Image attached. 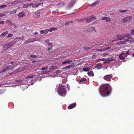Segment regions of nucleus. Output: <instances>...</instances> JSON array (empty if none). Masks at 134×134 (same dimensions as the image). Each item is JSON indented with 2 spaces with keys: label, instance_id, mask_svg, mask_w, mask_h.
<instances>
[{
  "label": "nucleus",
  "instance_id": "obj_1",
  "mask_svg": "<svg viewBox=\"0 0 134 134\" xmlns=\"http://www.w3.org/2000/svg\"><path fill=\"white\" fill-rule=\"evenodd\" d=\"M101 88L102 91H99L100 95L103 97H107L109 95V91L111 90V88L109 85H104L101 87Z\"/></svg>",
  "mask_w": 134,
  "mask_h": 134
},
{
  "label": "nucleus",
  "instance_id": "obj_2",
  "mask_svg": "<svg viewBox=\"0 0 134 134\" xmlns=\"http://www.w3.org/2000/svg\"><path fill=\"white\" fill-rule=\"evenodd\" d=\"M59 95L64 97L66 95V91L65 88V87L63 85H59L58 90Z\"/></svg>",
  "mask_w": 134,
  "mask_h": 134
},
{
  "label": "nucleus",
  "instance_id": "obj_3",
  "mask_svg": "<svg viewBox=\"0 0 134 134\" xmlns=\"http://www.w3.org/2000/svg\"><path fill=\"white\" fill-rule=\"evenodd\" d=\"M16 67V66H10L9 65L5 64L4 65V68H5V69L2 70V71H0V73H2L3 72H4L7 71H8L10 70H12Z\"/></svg>",
  "mask_w": 134,
  "mask_h": 134
},
{
  "label": "nucleus",
  "instance_id": "obj_4",
  "mask_svg": "<svg viewBox=\"0 0 134 134\" xmlns=\"http://www.w3.org/2000/svg\"><path fill=\"white\" fill-rule=\"evenodd\" d=\"M130 35L129 34H123L121 35H116V37L117 39L114 40L113 41H111V42H113L115 41H117L119 40H121L125 38L128 37Z\"/></svg>",
  "mask_w": 134,
  "mask_h": 134
},
{
  "label": "nucleus",
  "instance_id": "obj_5",
  "mask_svg": "<svg viewBox=\"0 0 134 134\" xmlns=\"http://www.w3.org/2000/svg\"><path fill=\"white\" fill-rule=\"evenodd\" d=\"M15 43V42H12L10 43H8L6 44L4 46V47H3V50L5 51L8 48L10 47H11Z\"/></svg>",
  "mask_w": 134,
  "mask_h": 134
},
{
  "label": "nucleus",
  "instance_id": "obj_6",
  "mask_svg": "<svg viewBox=\"0 0 134 134\" xmlns=\"http://www.w3.org/2000/svg\"><path fill=\"white\" fill-rule=\"evenodd\" d=\"M132 19V17L131 16L125 17L123 19L122 22L125 23L127 22L130 21Z\"/></svg>",
  "mask_w": 134,
  "mask_h": 134
},
{
  "label": "nucleus",
  "instance_id": "obj_7",
  "mask_svg": "<svg viewBox=\"0 0 134 134\" xmlns=\"http://www.w3.org/2000/svg\"><path fill=\"white\" fill-rule=\"evenodd\" d=\"M112 77V75L108 74L104 76V77H103V78H104V80L107 81H111V79Z\"/></svg>",
  "mask_w": 134,
  "mask_h": 134
},
{
  "label": "nucleus",
  "instance_id": "obj_8",
  "mask_svg": "<svg viewBox=\"0 0 134 134\" xmlns=\"http://www.w3.org/2000/svg\"><path fill=\"white\" fill-rule=\"evenodd\" d=\"M86 22L87 23H89L91 21L93 20H94L96 19V17H94V15L92 16L91 17H89L87 18H86Z\"/></svg>",
  "mask_w": 134,
  "mask_h": 134
},
{
  "label": "nucleus",
  "instance_id": "obj_9",
  "mask_svg": "<svg viewBox=\"0 0 134 134\" xmlns=\"http://www.w3.org/2000/svg\"><path fill=\"white\" fill-rule=\"evenodd\" d=\"M25 13L24 11H22L18 14V19H21L23 17L25 16Z\"/></svg>",
  "mask_w": 134,
  "mask_h": 134
},
{
  "label": "nucleus",
  "instance_id": "obj_10",
  "mask_svg": "<svg viewBox=\"0 0 134 134\" xmlns=\"http://www.w3.org/2000/svg\"><path fill=\"white\" fill-rule=\"evenodd\" d=\"M86 81V79L84 77H83L80 80V81L78 82L79 84H83Z\"/></svg>",
  "mask_w": 134,
  "mask_h": 134
},
{
  "label": "nucleus",
  "instance_id": "obj_11",
  "mask_svg": "<svg viewBox=\"0 0 134 134\" xmlns=\"http://www.w3.org/2000/svg\"><path fill=\"white\" fill-rule=\"evenodd\" d=\"M76 104L75 103L71 104L68 107V108L69 109H71L76 107Z\"/></svg>",
  "mask_w": 134,
  "mask_h": 134
},
{
  "label": "nucleus",
  "instance_id": "obj_12",
  "mask_svg": "<svg viewBox=\"0 0 134 134\" xmlns=\"http://www.w3.org/2000/svg\"><path fill=\"white\" fill-rule=\"evenodd\" d=\"M106 60V61L104 62V63H109L110 62H111L113 60H115L113 59L110 58L107 59Z\"/></svg>",
  "mask_w": 134,
  "mask_h": 134
},
{
  "label": "nucleus",
  "instance_id": "obj_13",
  "mask_svg": "<svg viewBox=\"0 0 134 134\" xmlns=\"http://www.w3.org/2000/svg\"><path fill=\"white\" fill-rule=\"evenodd\" d=\"M102 20H105V21L108 22L111 21V19L110 18L106 17H103L101 18Z\"/></svg>",
  "mask_w": 134,
  "mask_h": 134
},
{
  "label": "nucleus",
  "instance_id": "obj_14",
  "mask_svg": "<svg viewBox=\"0 0 134 134\" xmlns=\"http://www.w3.org/2000/svg\"><path fill=\"white\" fill-rule=\"evenodd\" d=\"M34 76V75H27L25 79H28L27 80L28 81V80H30L31 81L32 79Z\"/></svg>",
  "mask_w": 134,
  "mask_h": 134
},
{
  "label": "nucleus",
  "instance_id": "obj_15",
  "mask_svg": "<svg viewBox=\"0 0 134 134\" xmlns=\"http://www.w3.org/2000/svg\"><path fill=\"white\" fill-rule=\"evenodd\" d=\"M49 30L48 29H46L45 30H41L40 31V32L41 34H45L48 32Z\"/></svg>",
  "mask_w": 134,
  "mask_h": 134
},
{
  "label": "nucleus",
  "instance_id": "obj_16",
  "mask_svg": "<svg viewBox=\"0 0 134 134\" xmlns=\"http://www.w3.org/2000/svg\"><path fill=\"white\" fill-rule=\"evenodd\" d=\"M8 31H5L3 33L0 35V37L4 38L5 36V35H7L8 34Z\"/></svg>",
  "mask_w": 134,
  "mask_h": 134
},
{
  "label": "nucleus",
  "instance_id": "obj_17",
  "mask_svg": "<svg viewBox=\"0 0 134 134\" xmlns=\"http://www.w3.org/2000/svg\"><path fill=\"white\" fill-rule=\"evenodd\" d=\"M12 3H13V5H16L17 4H19L21 3V1L19 0L18 1H12Z\"/></svg>",
  "mask_w": 134,
  "mask_h": 134
},
{
  "label": "nucleus",
  "instance_id": "obj_18",
  "mask_svg": "<svg viewBox=\"0 0 134 134\" xmlns=\"http://www.w3.org/2000/svg\"><path fill=\"white\" fill-rule=\"evenodd\" d=\"M87 74L88 76H94L93 72V71H90V72H88Z\"/></svg>",
  "mask_w": 134,
  "mask_h": 134
},
{
  "label": "nucleus",
  "instance_id": "obj_19",
  "mask_svg": "<svg viewBox=\"0 0 134 134\" xmlns=\"http://www.w3.org/2000/svg\"><path fill=\"white\" fill-rule=\"evenodd\" d=\"M32 5H33V4L32 3H31V4H26L23 6V7L24 8H25L29 6H30Z\"/></svg>",
  "mask_w": 134,
  "mask_h": 134
},
{
  "label": "nucleus",
  "instance_id": "obj_20",
  "mask_svg": "<svg viewBox=\"0 0 134 134\" xmlns=\"http://www.w3.org/2000/svg\"><path fill=\"white\" fill-rule=\"evenodd\" d=\"M72 62L71 60H66L65 61L63 62H62V64H68Z\"/></svg>",
  "mask_w": 134,
  "mask_h": 134
},
{
  "label": "nucleus",
  "instance_id": "obj_21",
  "mask_svg": "<svg viewBox=\"0 0 134 134\" xmlns=\"http://www.w3.org/2000/svg\"><path fill=\"white\" fill-rule=\"evenodd\" d=\"M24 38V37L22 36L20 37H16V38L15 39V40L17 39L23 40Z\"/></svg>",
  "mask_w": 134,
  "mask_h": 134
},
{
  "label": "nucleus",
  "instance_id": "obj_22",
  "mask_svg": "<svg viewBox=\"0 0 134 134\" xmlns=\"http://www.w3.org/2000/svg\"><path fill=\"white\" fill-rule=\"evenodd\" d=\"M57 29L55 27H51L49 29V31H50V32H51L54 30H57Z\"/></svg>",
  "mask_w": 134,
  "mask_h": 134
},
{
  "label": "nucleus",
  "instance_id": "obj_23",
  "mask_svg": "<svg viewBox=\"0 0 134 134\" xmlns=\"http://www.w3.org/2000/svg\"><path fill=\"white\" fill-rule=\"evenodd\" d=\"M86 19V18H85L84 19H77L76 20L78 21L81 22L83 21H84Z\"/></svg>",
  "mask_w": 134,
  "mask_h": 134
},
{
  "label": "nucleus",
  "instance_id": "obj_24",
  "mask_svg": "<svg viewBox=\"0 0 134 134\" xmlns=\"http://www.w3.org/2000/svg\"><path fill=\"white\" fill-rule=\"evenodd\" d=\"M99 3V1H97L96 2H95L94 3H93L92 4H91V6H94L97 4H98Z\"/></svg>",
  "mask_w": 134,
  "mask_h": 134
},
{
  "label": "nucleus",
  "instance_id": "obj_25",
  "mask_svg": "<svg viewBox=\"0 0 134 134\" xmlns=\"http://www.w3.org/2000/svg\"><path fill=\"white\" fill-rule=\"evenodd\" d=\"M96 67H97V69H100L101 68L102 66L99 63H98L96 65Z\"/></svg>",
  "mask_w": 134,
  "mask_h": 134
},
{
  "label": "nucleus",
  "instance_id": "obj_26",
  "mask_svg": "<svg viewBox=\"0 0 134 134\" xmlns=\"http://www.w3.org/2000/svg\"><path fill=\"white\" fill-rule=\"evenodd\" d=\"M92 47L90 48V47H86L85 46H84L83 47V48L84 49H85L86 51L90 49L91 48H92Z\"/></svg>",
  "mask_w": 134,
  "mask_h": 134
},
{
  "label": "nucleus",
  "instance_id": "obj_27",
  "mask_svg": "<svg viewBox=\"0 0 134 134\" xmlns=\"http://www.w3.org/2000/svg\"><path fill=\"white\" fill-rule=\"evenodd\" d=\"M10 25L12 27H14V28H16L17 27V26L15 24H13V23H11L10 24Z\"/></svg>",
  "mask_w": 134,
  "mask_h": 134
},
{
  "label": "nucleus",
  "instance_id": "obj_28",
  "mask_svg": "<svg viewBox=\"0 0 134 134\" xmlns=\"http://www.w3.org/2000/svg\"><path fill=\"white\" fill-rule=\"evenodd\" d=\"M71 65H69V66H65V67L64 68H63V69H69L70 68H71Z\"/></svg>",
  "mask_w": 134,
  "mask_h": 134
},
{
  "label": "nucleus",
  "instance_id": "obj_29",
  "mask_svg": "<svg viewBox=\"0 0 134 134\" xmlns=\"http://www.w3.org/2000/svg\"><path fill=\"white\" fill-rule=\"evenodd\" d=\"M34 16L36 17H39L40 15V13L39 12H37L35 14H34Z\"/></svg>",
  "mask_w": 134,
  "mask_h": 134
},
{
  "label": "nucleus",
  "instance_id": "obj_30",
  "mask_svg": "<svg viewBox=\"0 0 134 134\" xmlns=\"http://www.w3.org/2000/svg\"><path fill=\"white\" fill-rule=\"evenodd\" d=\"M30 57L31 58H37V56L36 55H30Z\"/></svg>",
  "mask_w": 134,
  "mask_h": 134
},
{
  "label": "nucleus",
  "instance_id": "obj_31",
  "mask_svg": "<svg viewBox=\"0 0 134 134\" xmlns=\"http://www.w3.org/2000/svg\"><path fill=\"white\" fill-rule=\"evenodd\" d=\"M83 70L84 71L87 72L89 71V69L86 68H84L83 69Z\"/></svg>",
  "mask_w": 134,
  "mask_h": 134
},
{
  "label": "nucleus",
  "instance_id": "obj_32",
  "mask_svg": "<svg viewBox=\"0 0 134 134\" xmlns=\"http://www.w3.org/2000/svg\"><path fill=\"white\" fill-rule=\"evenodd\" d=\"M119 57L120 59H125V57H123L121 55H119Z\"/></svg>",
  "mask_w": 134,
  "mask_h": 134
},
{
  "label": "nucleus",
  "instance_id": "obj_33",
  "mask_svg": "<svg viewBox=\"0 0 134 134\" xmlns=\"http://www.w3.org/2000/svg\"><path fill=\"white\" fill-rule=\"evenodd\" d=\"M7 6L6 5H1L0 6V9H1L4 8L5 7Z\"/></svg>",
  "mask_w": 134,
  "mask_h": 134
},
{
  "label": "nucleus",
  "instance_id": "obj_34",
  "mask_svg": "<svg viewBox=\"0 0 134 134\" xmlns=\"http://www.w3.org/2000/svg\"><path fill=\"white\" fill-rule=\"evenodd\" d=\"M57 68V66H51V69L54 70V69H56Z\"/></svg>",
  "mask_w": 134,
  "mask_h": 134
},
{
  "label": "nucleus",
  "instance_id": "obj_35",
  "mask_svg": "<svg viewBox=\"0 0 134 134\" xmlns=\"http://www.w3.org/2000/svg\"><path fill=\"white\" fill-rule=\"evenodd\" d=\"M125 42L124 41H121L120 42H119L118 43V44H125Z\"/></svg>",
  "mask_w": 134,
  "mask_h": 134
},
{
  "label": "nucleus",
  "instance_id": "obj_36",
  "mask_svg": "<svg viewBox=\"0 0 134 134\" xmlns=\"http://www.w3.org/2000/svg\"><path fill=\"white\" fill-rule=\"evenodd\" d=\"M127 54H126V53L125 52H123L121 53V54L120 55H125L126 56L127 55Z\"/></svg>",
  "mask_w": 134,
  "mask_h": 134
},
{
  "label": "nucleus",
  "instance_id": "obj_37",
  "mask_svg": "<svg viewBox=\"0 0 134 134\" xmlns=\"http://www.w3.org/2000/svg\"><path fill=\"white\" fill-rule=\"evenodd\" d=\"M13 35L12 34H8V35H7V38H8L10 37H12L13 36Z\"/></svg>",
  "mask_w": 134,
  "mask_h": 134
},
{
  "label": "nucleus",
  "instance_id": "obj_38",
  "mask_svg": "<svg viewBox=\"0 0 134 134\" xmlns=\"http://www.w3.org/2000/svg\"><path fill=\"white\" fill-rule=\"evenodd\" d=\"M48 69L47 67H45L43 68H42V69H41L40 70H47Z\"/></svg>",
  "mask_w": 134,
  "mask_h": 134
},
{
  "label": "nucleus",
  "instance_id": "obj_39",
  "mask_svg": "<svg viewBox=\"0 0 134 134\" xmlns=\"http://www.w3.org/2000/svg\"><path fill=\"white\" fill-rule=\"evenodd\" d=\"M130 33L131 35H134V30L133 29L131 30L130 31Z\"/></svg>",
  "mask_w": 134,
  "mask_h": 134
},
{
  "label": "nucleus",
  "instance_id": "obj_40",
  "mask_svg": "<svg viewBox=\"0 0 134 134\" xmlns=\"http://www.w3.org/2000/svg\"><path fill=\"white\" fill-rule=\"evenodd\" d=\"M111 48V47H108L106 48H104L103 49H104V51H105L106 50H107L108 49H110Z\"/></svg>",
  "mask_w": 134,
  "mask_h": 134
},
{
  "label": "nucleus",
  "instance_id": "obj_41",
  "mask_svg": "<svg viewBox=\"0 0 134 134\" xmlns=\"http://www.w3.org/2000/svg\"><path fill=\"white\" fill-rule=\"evenodd\" d=\"M103 51H104V49L103 48V49H97L96 51L98 52H102Z\"/></svg>",
  "mask_w": 134,
  "mask_h": 134
},
{
  "label": "nucleus",
  "instance_id": "obj_42",
  "mask_svg": "<svg viewBox=\"0 0 134 134\" xmlns=\"http://www.w3.org/2000/svg\"><path fill=\"white\" fill-rule=\"evenodd\" d=\"M7 5H8L9 6H11L12 5H13V3L12 2H10L9 3H8V4Z\"/></svg>",
  "mask_w": 134,
  "mask_h": 134
},
{
  "label": "nucleus",
  "instance_id": "obj_43",
  "mask_svg": "<svg viewBox=\"0 0 134 134\" xmlns=\"http://www.w3.org/2000/svg\"><path fill=\"white\" fill-rule=\"evenodd\" d=\"M31 42H32V41H31V40H28L27 41H26V42L25 43L26 44H27V43H30Z\"/></svg>",
  "mask_w": 134,
  "mask_h": 134
},
{
  "label": "nucleus",
  "instance_id": "obj_44",
  "mask_svg": "<svg viewBox=\"0 0 134 134\" xmlns=\"http://www.w3.org/2000/svg\"><path fill=\"white\" fill-rule=\"evenodd\" d=\"M127 11V10H120V12H122L123 13H126V11Z\"/></svg>",
  "mask_w": 134,
  "mask_h": 134
},
{
  "label": "nucleus",
  "instance_id": "obj_45",
  "mask_svg": "<svg viewBox=\"0 0 134 134\" xmlns=\"http://www.w3.org/2000/svg\"><path fill=\"white\" fill-rule=\"evenodd\" d=\"M132 40V38H127V39L125 40V41H131Z\"/></svg>",
  "mask_w": 134,
  "mask_h": 134
},
{
  "label": "nucleus",
  "instance_id": "obj_46",
  "mask_svg": "<svg viewBox=\"0 0 134 134\" xmlns=\"http://www.w3.org/2000/svg\"><path fill=\"white\" fill-rule=\"evenodd\" d=\"M6 23H9L10 24H11V23H12L11 21L10 20H7V21H6Z\"/></svg>",
  "mask_w": 134,
  "mask_h": 134
},
{
  "label": "nucleus",
  "instance_id": "obj_47",
  "mask_svg": "<svg viewBox=\"0 0 134 134\" xmlns=\"http://www.w3.org/2000/svg\"><path fill=\"white\" fill-rule=\"evenodd\" d=\"M16 10H13L11 12V13L12 14H15L16 13Z\"/></svg>",
  "mask_w": 134,
  "mask_h": 134
},
{
  "label": "nucleus",
  "instance_id": "obj_48",
  "mask_svg": "<svg viewBox=\"0 0 134 134\" xmlns=\"http://www.w3.org/2000/svg\"><path fill=\"white\" fill-rule=\"evenodd\" d=\"M5 16V15L4 14H3L2 13H0V17H2L3 16Z\"/></svg>",
  "mask_w": 134,
  "mask_h": 134
},
{
  "label": "nucleus",
  "instance_id": "obj_49",
  "mask_svg": "<svg viewBox=\"0 0 134 134\" xmlns=\"http://www.w3.org/2000/svg\"><path fill=\"white\" fill-rule=\"evenodd\" d=\"M69 24V23L68 21H66V23H65V25H68Z\"/></svg>",
  "mask_w": 134,
  "mask_h": 134
},
{
  "label": "nucleus",
  "instance_id": "obj_50",
  "mask_svg": "<svg viewBox=\"0 0 134 134\" xmlns=\"http://www.w3.org/2000/svg\"><path fill=\"white\" fill-rule=\"evenodd\" d=\"M48 46L51 47H52L53 46H52V44L51 43H48Z\"/></svg>",
  "mask_w": 134,
  "mask_h": 134
},
{
  "label": "nucleus",
  "instance_id": "obj_51",
  "mask_svg": "<svg viewBox=\"0 0 134 134\" xmlns=\"http://www.w3.org/2000/svg\"><path fill=\"white\" fill-rule=\"evenodd\" d=\"M4 23V21H0V24H3Z\"/></svg>",
  "mask_w": 134,
  "mask_h": 134
},
{
  "label": "nucleus",
  "instance_id": "obj_52",
  "mask_svg": "<svg viewBox=\"0 0 134 134\" xmlns=\"http://www.w3.org/2000/svg\"><path fill=\"white\" fill-rule=\"evenodd\" d=\"M39 4H36L35 5V7L36 8L37 7H38L39 6Z\"/></svg>",
  "mask_w": 134,
  "mask_h": 134
},
{
  "label": "nucleus",
  "instance_id": "obj_53",
  "mask_svg": "<svg viewBox=\"0 0 134 134\" xmlns=\"http://www.w3.org/2000/svg\"><path fill=\"white\" fill-rule=\"evenodd\" d=\"M35 61H36L35 60H34L33 61H31V63H35Z\"/></svg>",
  "mask_w": 134,
  "mask_h": 134
},
{
  "label": "nucleus",
  "instance_id": "obj_54",
  "mask_svg": "<svg viewBox=\"0 0 134 134\" xmlns=\"http://www.w3.org/2000/svg\"><path fill=\"white\" fill-rule=\"evenodd\" d=\"M130 52V50H128L127 51V52H125L126 53H127V54H130V53H129V52Z\"/></svg>",
  "mask_w": 134,
  "mask_h": 134
},
{
  "label": "nucleus",
  "instance_id": "obj_55",
  "mask_svg": "<svg viewBox=\"0 0 134 134\" xmlns=\"http://www.w3.org/2000/svg\"><path fill=\"white\" fill-rule=\"evenodd\" d=\"M90 29H93V30H95V29H94V27H91L90 28Z\"/></svg>",
  "mask_w": 134,
  "mask_h": 134
},
{
  "label": "nucleus",
  "instance_id": "obj_56",
  "mask_svg": "<svg viewBox=\"0 0 134 134\" xmlns=\"http://www.w3.org/2000/svg\"><path fill=\"white\" fill-rule=\"evenodd\" d=\"M52 47H49L48 48V51H50V49H52Z\"/></svg>",
  "mask_w": 134,
  "mask_h": 134
},
{
  "label": "nucleus",
  "instance_id": "obj_57",
  "mask_svg": "<svg viewBox=\"0 0 134 134\" xmlns=\"http://www.w3.org/2000/svg\"><path fill=\"white\" fill-rule=\"evenodd\" d=\"M68 22L69 23H73V21H72V20L69 21H68Z\"/></svg>",
  "mask_w": 134,
  "mask_h": 134
},
{
  "label": "nucleus",
  "instance_id": "obj_58",
  "mask_svg": "<svg viewBox=\"0 0 134 134\" xmlns=\"http://www.w3.org/2000/svg\"><path fill=\"white\" fill-rule=\"evenodd\" d=\"M70 3V6H72V4H73V3L74 4V3Z\"/></svg>",
  "mask_w": 134,
  "mask_h": 134
},
{
  "label": "nucleus",
  "instance_id": "obj_59",
  "mask_svg": "<svg viewBox=\"0 0 134 134\" xmlns=\"http://www.w3.org/2000/svg\"><path fill=\"white\" fill-rule=\"evenodd\" d=\"M46 42L47 43H48L49 42V40H47L46 41Z\"/></svg>",
  "mask_w": 134,
  "mask_h": 134
},
{
  "label": "nucleus",
  "instance_id": "obj_60",
  "mask_svg": "<svg viewBox=\"0 0 134 134\" xmlns=\"http://www.w3.org/2000/svg\"><path fill=\"white\" fill-rule=\"evenodd\" d=\"M14 72H12V73H11V74H10V75H11L13 74H14Z\"/></svg>",
  "mask_w": 134,
  "mask_h": 134
},
{
  "label": "nucleus",
  "instance_id": "obj_61",
  "mask_svg": "<svg viewBox=\"0 0 134 134\" xmlns=\"http://www.w3.org/2000/svg\"><path fill=\"white\" fill-rule=\"evenodd\" d=\"M95 57V56L94 55H93V56H92V58H94Z\"/></svg>",
  "mask_w": 134,
  "mask_h": 134
},
{
  "label": "nucleus",
  "instance_id": "obj_62",
  "mask_svg": "<svg viewBox=\"0 0 134 134\" xmlns=\"http://www.w3.org/2000/svg\"><path fill=\"white\" fill-rule=\"evenodd\" d=\"M106 59H102V60H103V61L106 60Z\"/></svg>",
  "mask_w": 134,
  "mask_h": 134
},
{
  "label": "nucleus",
  "instance_id": "obj_63",
  "mask_svg": "<svg viewBox=\"0 0 134 134\" xmlns=\"http://www.w3.org/2000/svg\"><path fill=\"white\" fill-rule=\"evenodd\" d=\"M14 63L13 62H12L11 63V64H13Z\"/></svg>",
  "mask_w": 134,
  "mask_h": 134
},
{
  "label": "nucleus",
  "instance_id": "obj_64",
  "mask_svg": "<svg viewBox=\"0 0 134 134\" xmlns=\"http://www.w3.org/2000/svg\"><path fill=\"white\" fill-rule=\"evenodd\" d=\"M38 33H37V32H35V35H36Z\"/></svg>",
  "mask_w": 134,
  "mask_h": 134
}]
</instances>
